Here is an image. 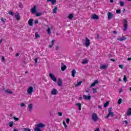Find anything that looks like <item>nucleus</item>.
<instances>
[{"label":"nucleus","mask_w":131,"mask_h":131,"mask_svg":"<svg viewBox=\"0 0 131 131\" xmlns=\"http://www.w3.org/2000/svg\"><path fill=\"white\" fill-rule=\"evenodd\" d=\"M108 114L105 117V118L106 119L109 118L110 116H111V117H113V116H114V113L112 112V107H110L108 110Z\"/></svg>","instance_id":"f257e3e1"},{"label":"nucleus","mask_w":131,"mask_h":131,"mask_svg":"<svg viewBox=\"0 0 131 131\" xmlns=\"http://www.w3.org/2000/svg\"><path fill=\"white\" fill-rule=\"evenodd\" d=\"M92 119L94 121V122H96L99 120V117H98V115L96 113H93L92 114Z\"/></svg>","instance_id":"f03ea898"},{"label":"nucleus","mask_w":131,"mask_h":131,"mask_svg":"<svg viewBox=\"0 0 131 131\" xmlns=\"http://www.w3.org/2000/svg\"><path fill=\"white\" fill-rule=\"evenodd\" d=\"M49 77H50L51 79L53 80V81H54L55 82L57 81V78L52 73L49 74Z\"/></svg>","instance_id":"7ed1b4c3"},{"label":"nucleus","mask_w":131,"mask_h":131,"mask_svg":"<svg viewBox=\"0 0 131 131\" xmlns=\"http://www.w3.org/2000/svg\"><path fill=\"white\" fill-rule=\"evenodd\" d=\"M85 47H90V45H91V40L88 37L85 38Z\"/></svg>","instance_id":"20e7f679"},{"label":"nucleus","mask_w":131,"mask_h":131,"mask_svg":"<svg viewBox=\"0 0 131 131\" xmlns=\"http://www.w3.org/2000/svg\"><path fill=\"white\" fill-rule=\"evenodd\" d=\"M113 17H114V15H113V14H112V13L110 12H108L107 13V18H108V20H111Z\"/></svg>","instance_id":"39448f33"},{"label":"nucleus","mask_w":131,"mask_h":131,"mask_svg":"<svg viewBox=\"0 0 131 131\" xmlns=\"http://www.w3.org/2000/svg\"><path fill=\"white\" fill-rule=\"evenodd\" d=\"M61 66L60 68H61V71H65L66 70V68H67V67L63 62L61 63Z\"/></svg>","instance_id":"423d86ee"},{"label":"nucleus","mask_w":131,"mask_h":131,"mask_svg":"<svg viewBox=\"0 0 131 131\" xmlns=\"http://www.w3.org/2000/svg\"><path fill=\"white\" fill-rule=\"evenodd\" d=\"M127 29V21L126 19L124 20V29H123V31H125Z\"/></svg>","instance_id":"0eeeda50"},{"label":"nucleus","mask_w":131,"mask_h":131,"mask_svg":"<svg viewBox=\"0 0 131 131\" xmlns=\"http://www.w3.org/2000/svg\"><path fill=\"white\" fill-rule=\"evenodd\" d=\"M33 92V88L32 86L29 87L27 90V93L29 95H31Z\"/></svg>","instance_id":"6e6552de"},{"label":"nucleus","mask_w":131,"mask_h":131,"mask_svg":"<svg viewBox=\"0 0 131 131\" xmlns=\"http://www.w3.org/2000/svg\"><path fill=\"white\" fill-rule=\"evenodd\" d=\"M126 39V37L122 36V37H119L117 38V40H119V41H122L123 40H125Z\"/></svg>","instance_id":"1a4fd4ad"},{"label":"nucleus","mask_w":131,"mask_h":131,"mask_svg":"<svg viewBox=\"0 0 131 131\" xmlns=\"http://www.w3.org/2000/svg\"><path fill=\"white\" fill-rule=\"evenodd\" d=\"M31 12L32 14H35V13H36V6H34L33 8L31 9Z\"/></svg>","instance_id":"9d476101"},{"label":"nucleus","mask_w":131,"mask_h":131,"mask_svg":"<svg viewBox=\"0 0 131 131\" xmlns=\"http://www.w3.org/2000/svg\"><path fill=\"white\" fill-rule=\"evenodd\" d=\"M91 19H93L94 20H98V19H99V16L96 14H93L91 16Z\"/></svg>","instance_id":"9b49d317"},{"label":"nucleus","mask_w":131,"mask_h":131,"mask_svg":"<svg viewBox=\"0 0 131 131\" xmlns=\"http://www.w3.org/2000/svg\"><path fill=\"white\" fill-rule=\"evenodd\" d=\"M83 98L84 100H91L92 99L91 96H86V95H83Z\"/></svg>","instance_id":"f8f14e48"},{"label":"nucleus","mask_w":131,"mask_h":131,"mask_svg":"<svg viewBox=\"0 0 131 131\" xmlns=\"http://www.w3.org/2000/svg\"><path fill=\"white\" fill-rule=\"evenodd\" d=\"M28 24L30 26H33V19L31 18L28 20Z\"/></svg>","instance_id":"ddd939ff"},{"label":"nucleus","mask_w":131,"mask_h":131,"mask_svg":"<svg viewBox=\"0 0 131 131\" xmlns=\"http://www.w3.org/2000/svg\"><path fill=\"white\" fill-rule=\"evenodd\" d=\"M15 17L17 21H19V20H20V14H19V13L17 12L16 14L15 15Z\"/></svg>","instance_id":"4468645a"},{"label":"nucleus","mask_w":131,"mask_h":131,"mask_svg":"<svg viewBox=\"0 0 131 131\" xmlns=\"http://www.w3.org/2000/svg\"><path fill=\"white\" fill-rule=\"evenodd\" d=\"M33 107V106L32 105V103H31L29 105H28V108L29 111H30V112H31V111H32Z\"/></svg>","instance_id":"2eb2a0df"},{"label":"nucleus","mask_w":131,"mask_h":131,"mask_svg":"<svg viewBox=\"0 0 131 131\" xmlns=\"http://www.w3.org/2000/svg\"><path fill=\"white\" fill-rule=\"evenodd\" d=\"M36 127L39 128V127H45V125L42 124V123H40L39 124H36Z\"/></svg>","instance_id":"dca6fc26"},{"label":"nucleus","mask_w":131,"mask_h":131,"mask_svg":"<svg viewBox=\"0 0 131 131\" xmlns=\"http://www.w3.org/2000/svg\"><path fill=\"white\" fill-rule=\"evenodd\" d=\"M57 93H58V91H57V90L56 89H53L52 91H51V95H57Z\"/></svg>","instance_id":"f3484780"},{"label":"nucleus","mask_w":131,"mask_h":131,"mask_svg":"<svg viewBox=\"0 0 131 131\" xmlns=\"http://www.w3.org/2000/svg\"><path fill=\"white\" fill-rule=\"evenodd\" d=\"M76 74V71L75 69H73L72 71V76L73 77H75V74Z\"/></svg>","instance_id":"a211bd4d"},{"label":"nucleus","mask_w":131,"mask_h":131,"mask_svg":"<svg viewBox=\"0 0 131 131\" xmlns=\"http://www.w3.org/2000/svg\"><path fill=\"white\" fill-rule=\"evenodd\" d=\"M127 116H130L131 115V108H129L127 111Z\"/></svg>","instance_id":"6ab92c4d"},{"label":"nucleus","mask_w":131,"mask_h":131,"mask_svg":"<svg viewBox=\"0 0 131 131\" xmlns=\"http://www.w3.org/2000/svg\"><path fill=\"white\" fill-rule=\"evenodd\" d=\"M47 2H51V3H52V5H55V4H56V3H57V0H47Z\"/></svg>","instance_id":"aec40b11"},{"label":"nucleus","mask_w":131,"mask_h":131,"mask_svg":"<svg viewBox=\"0 0 131 131\" xmlns=\"http://www.w3.org/2000/svg\"><path fill=\"white\" fill-rule=\"evenodd\" d=\"M76 106H78L79 107V111H80V110H81V103H76Z\"/></svg>","instance_id":"412c9836"},{"label":"nucleus","mask_w":131,"mask_h":131,"mask_svg":"<svg viewBox=\"0 0 131 131\" xmlns=\"http://www.w3.org/2000/svg\"><path fill=\"white\" fill-rule=\"evenodd\" d=\"M57 84L58 85H59V86H62V80H61V79H58V82L57 83Z\"/></svg>","instance_id":"4be33fe9"},{"label":"nucleus","mask_w":131,"mask_h":131,"mask_svg":"<svg viewBox=\"0 0 131 131\" xmlns=\"http://www.w3.org/2000/svg\"><path fill=\"white\" fill-rule=\"evenodd\" d=\"M57 10H58V7H57V6H55L53 10V12L54 14L57 13Z\"/></svg>","instance_id":"5701e85b"},{"label":"nucleus","mask_w":131,"mask_h":131,"mask_svg":"<svg viewBox=\"0 0 131 131\" xmlns=\"http://www.w3.org/2000/svg\"><path fill=\"white\" fill-rule=\"evenodd\" d=\"M73 17H74V16L72 14H70L68 16V18H69L70 20H72V19L73 18Z\"/></svg>","instance_id":"b1692460"},{"label":"nucleus","mask_w":131,"mask_h":131,"mask_svg":"<svg viewBox=\"0 0 131 131\" xmlns=\"http://www.w3.org/2000/svg\"><path fill=\"white\" fill-rule=\"evenodd\" d=\"M35 38H39L40 37V35H39L38 32H36L35 34Z\"/></svg>","instance_id":"393cba45"},{"label":"nucleus","mask_w":131,"mask_h":131,"mask_svg":"<svg viewBox=\"0 0 131 131\" xmlns=\"http://www.w3.org/2000/svg\"><path fill=\"white\" fill-rule=\"evenodd\" d=\"M123 101V99L120 98L119 99V100H118V104L119 105H120V104H121V103H122V102Z\"/></svg>","instance_id":"a878e982"},{"label":"nucleus","mask_w":131,"mask_h":131,"mask_svg":"<svg viewBox=\"0 0 131 131\" xmlns=\"http://www.w3.org/2000/svg\"><path fill=\"white\" fill-rule=\"evenodd\" d=\"M81 83H82V81H80L78 82L75 85V86L77 87V86H79V85H80L81 84Z\"/></svg>","instance_id":"bb28decb"},{"label":"nucleus","mask_w":131,"mask_h":131,"mask_svg":"<svg viewBox=\"0 0 131 131\" xmlns=\"http://www.w3.org/2000/svg\"><path fill=\"white\" fill-rule=\"evenodd\" d=\"M62 124L64 126V128L67 129V128L68 127V126H67V124H66L65 121H62Z\"/></svg>","instance_id":"cd10ccee"},{"label":"nucleus","mask_w":131,"mask_h":131,"mask_svg":"<svg viewBox=\"0 0 131 131\" xmlns=\"http://www.w3.org/2000/svg\"><path fill=\"white\" fill-rule=\"evenodd\" d=\"M107 68V66L106 64H103L100 67V69H105Z\"/></svg>","instance_id":"c85d7f7f"},{"label":"nucleus","mask_w":131,"mask_h":131,"mask_svg":"<svg viewBox=\"0 0 131 131\" xmlns=\"http://www.w3.org/2000/svg\"><path fill=\"white\" fill-rule=\"evenodd\" d=\"M119 4L120 7H123L124 6V2H123V1H120Z\"/></svg>","instance_id":"c756f323"},{"label":"nucleus","mask_w":131,"mask_h":131,"mask_svg":"<svg viewBox=\"0 0 131 131\" xmlns=\"http://www.w3.org/2000/svg\"><path fill=\"white\" fill-rule=\"evenodd\" d=\"M47 32L48 33V34H51V33H52V32H51V28H48L47 30Z\"/></svg>","instance_id":"7c9ffc66"},{"label":"nucleus","mask_w":131,"mask_h":131,"mask_svg":"<svg viewBox=\"0 0 131 131\" xmlns=\"http://www.w3.org/2000/svg\"><path fill=\"white\" fill-rule=\"evenodd\" d=\"M13 124H14V122H13V121H11L9 123L10 127H12V126H13Z\"/></svg>","instance_id":"2f4dec72"},{"label":"nucleus","mask_w":131,"mask_h":131,"mask_svg":"<svg viewBox=\"0 0 131 131\" xmlns=\"http://www.w3.org/2000/svg\"><path fill=\"white\" fill-rule=\"evenodd\" d=\"M109 105V101H107L104 104V107L106 108V107H107V106Z\"/></svg>","instance_id":"473e14b6"},{"label":"nucleus","mask_w":131,"mask_h":131,"mask_svg":"<svg viewBox=\"0 0 131 131\" xmlns=\"http://www.w3.org/2000/svg\"><path fill=\"white\" fill-rule=\"evenodd\" d=\"M123 80L125 82H126V81H127V78H126V75H124Z\"/></svg>","instance_id":"72a5a7b5"},{"label":"nucleus","mask_w":131,"mask_h":131,"mask_svg":"<svg viewBox=\"0 0 131 131\" xmlns=\"http://www.w3.org/2000/svg\"><path fill=\"white\" fill-rule=\"evenodd\" d=\"M42 15V13H36V17H39L40 16H41Z\"/></svg>","instance_id":"f704fd0d"},{"label":"nucleus","mask_w":131,"mask_h":131,"mask_svg":"<svg viewBox=\"0 0 131 131\" xmlns=\"http://www.w3.org/2000/svg\"><path fill=\"white\" fill-rule=\"evenodd\" d=\"M82 63L83 64H88V60L85 59V60H83Z\"/></svg>","instance_id":"c9c22d12"},{"label":"nucleus","mask_w":131,"mask_h":131,"mask_svg":"<svg viewBox=\"0 0 131 131\" xmlns=\"http://www.w3.org/2000/svg\"><path fill=\"white\" fill-rule=\"evenodd\" d=\"M116 14H120L121 13V10L120 9H118L116 11Z\"/></svg>","instance_id":"e433bc0d"},{"label":"nucleus","mask_w":131,"mask_h":131,"mask_svg":"<svg viewBox=\"0 0 131 131\" xmlns=\"http://www.w3.org/2000/svg\"><path fill=\"white\" fill-rule=\"evenodd\" d=\"M66 122H67V124H69V122H70V119H69V118H67Z\"/></svg>","instance_id":"4c0bfd02"},{"label":"nucleus","mask_w":131,"mask_h":131,"mask_svg":"<svg viewBox=\"0 0 131 131\" xmlns=\"http://www.w3.org/2000/svg\"><path fill=\"white\" fill-rule=\"evenodd\" d=\"M34 130L35 131H41L40 128H38L37 127L34 128Z\"/></svg>","instance_id":"58836bf2"},{"label":"nucleus","mask_w":131,"mask_h":131,"mask_svg":"<svg viewBox=\"0 0 131 131\" xmlns=\"http://www.w3.org/2000/svg\"><path fill=\"white\" fill-rule=\"evenodd\" d=\"M5 92L6 93H8V94H13V92L12 91H9V90H6Z\"/></svg>","instance_id":"ea45409f"},{"label":"nucleus","mask_w":131,"mask_h":131,"mask_svg":"<svg viewBox=\"0 0 131 131\" xmlns=\"http://www.w3.org/2000/svg\"><path fill=\"white\" fill-rule=\"evenodd\" d=\"M92 90L93 91V94H95V93H97V89L92 88Z\"/></svg>","instance_id":"a19ab883"},{"label":"nucleus","mask_w":131,"mask_h":131,"mask_svg":"<svg viewBox=\"0 0 131 131\" xmlns=\"http://www.w3.org/2000/svg\"><path fill=\"white\" fill-rule=\"evenodd\" d=\"M8 13L9 14V15H11V16H13V15H14V13H13V12L12 11H9Z\"/></svg>","instance_id":"79ce46f5"},{"label":"nucleus","mask_w":131,"mask_h":131,"mask_svg":"<svg viewBox=\"0 0 131 131\" xmlns=\"http://www.w3.org/2000/svg\"><path fill=\"white\" fill-rule=\"evenodd\" d=\"M13 119L15 121H18V120H19V118H18L16 117H13Z\"/></svg>","instance_id":"37998d69"},{"label":"nucleus","mask_w":131,"mask_h":131,"mask_svg":"<svg viewBox=\"0 0 131 131\" xmlns=\"http://www.w3.org/2000/svg\"><path fill=\"white\" fill-rule=\"evenodd\" d=\"M96 85V84L95 83H92L91 85H90V88H93V86H95Z\"/></svg>","instance_id":"c03bdc74"},{"label":"nucleus","mask_w":131,"mask_h":131,"mask_svg":"<svg viewBox=\"0 0 131 131\" xmlns=\"http://www.w3.org/2000/svg\"><path fill=\"white\" fill-rule=\"evenodd\" d=\"M24 129L25 131H31L30 130V129L28 128H24Z\"/></svg>","instance_id":"a18cd8bd"},{"label":"nucleus","mask_w":131,"mask_h":131,"mask_svg":"<svg viewBox=\"0 0 131 131\" xmlns=\"http://www.w3.org/2000/svg\"><path fill=\"white\" fill-rule=\"evenodd\" d=\"M94 83L95 84H98V83H99V81H98V80H95L94 82Z\"/></svg>","instance_id":"49530a36"},{"label":"nucleus","mask_w":131,"mask_h":131,"mask_svg":"<svg viewBox=\"0 0 131 131\" xmlns=\"http://www.w3.org/2000/svg\"><path fill=\"white\" fill-rule=\"evenodd\" d=\"M119 68H120L121 69H123V66L122 64H119Z\"/></svg>","instance_id":"de8ad7c7"},{"label":"nucleus","mask_w":131,"mask_h":131,"mask_svg":"<svg viewBox=\"0 0 131 131\" xmlns=\"http://www.w3.org/2000/svg\"><path fill=\"white\" fill-rule=\"evenodd\" d=\"M7 19H5V18H4V17H2L1 18V21H2V22H5V20H6Z\"/></svg>","instance_id":"09e8293b"},{"label":"nucleus","mask_w":131,"mask_h":131,"mask_svg":"<svg viewBox=\"0 0 131 131\" xmlns=\"http://www.w3.org/2000/svg\"><path fill=\"white\" fill-rule=\"evenodd\" d=\"M20 106L21 107H24V106H25V103H20Z\"/></svg>","instance_id":"8fccbe9b"},{"label":"nucleus","mask_w":131,"mask_h":131,"mask_svg":"<svg viewBox=\"0 0 131 131\" xmlns=\"http://www.w3.org/2000/svg\"><path fill=\"white\" fill-rule=\"evenodd\" d=\"M6 59H5V57L4 56H2V62H5Z\"/></svg>","instance_id":"3c124183"},{"label":"nucleus","mask_w":131,"mask_h":131,"mask_svg":"<svg viewBox=\"0 0 131 131\" xmlns=\"http://www.w3.org/2000/svg\"><path fill=\"white\" fill-rule=\"evenodd\" d=\"M58 115H59V116H62V114L61 112H58Z\"/></svg>","instance_id":"603ef678"},{"label":"nucleus","mask_w":131,"mask_h":131,"mask_svg":"<svg viewBox=\"0 0 131 131\" xmlns=\"http://www.w3.org/2000/svg\"><path fill=\"white\" fill-rule=\"evenodd\" d=\"M51 45H52L53 46H54V43H55V40H52L51 41Z\"/></svg>","instance_id":"864d4df0"},{"label":"nucleus","mask_w":131,"mask_h":131,"mask_svg":"<svg viewBox=\"0 0 131 131\" xmlns=\"http://www.w3.org/2000/svg\"><path fill=\"white\" fill-rule=\"evenodd\" d=\"M102 107H103V106L102 105H98V108L99 109H102Z\"/></svg>","instance_id":"5fc2aeb1"},{"label":"nucleus","mask_w":131,"mask_h":131,"mask_svg":"<svg viewBox=\"0 0 131 131\" xmlns=\"http://www.w3.org/2000/svg\"><path fill=\"white\" fill-rule=\"evenodd\" d=\"M35 24H38V20H35Z\"/></svg>","instance_id":"6e6d98bb"},{"label":"nucleus","mask_w":131,"mask_h":131,"mask_svg":"<svg viewBox=\"0 0 131 131\" xmlns=\"http://www.w3.org/2000/svg\"><path fill=\"white\" fill-rule=\"evenodd\" d=\"M19 8H22V4L21 3L19 4Z\"/></svg>","instance_id":"4d7b16f0"},{"label":"nucleus","mask_w":131,"mask_h":131,"mask_svg":"<svg viewBox=\"0 0 131 131\" xmlns=\"http://www.w3.org/2000/svg\"><path fill=\"white\" fill-rule=\"evenodd\" d=\"M110 60L113 61V62H115V59L114 58H111Z\"/></svg>","instance_id":"13d9d810"},{"label":"nucleus","mask_w":131,"mask_h":131,"mask_svg":"<svg viewBox=\"0 0 131 131\" xmlns=\"http://www.w3.org/2000/svg\"><path fill=\"white\" fill-rule=\"evenodd\" d=\"M55 49H56L57 51H58V50H59V47L56 46V47H55Z\"/></svg>","instance_id":"bf43d9fd"},{"label":"nucleus","mask_w":131,"mask_h":131,"mask_svg":"<svg viewBox=\"0 0 131 131\" xmlns=\"http://www.w3.org/2000/svg\"><path fill=\"white\" fill-rule=\"evenodd\" d=\"M124 122H125V124H128V122H127V121H126V120H125L124 121Z\"/></svg>","instance_id":"052dcab7"},{"label":"nucleus","mask_w":131,"mask_h":131,"mask_svg":"<svg viewBox=\"0 0 131 131\" xmlns=\"http://www.w3.org/2000/svg\"><path fill=\"white\" fill-rule=\"evenodd\" d=\"M35 63L36 64L37 63V58L35 59Z\"/></svg>","instance_id":"680f3d73"},{"label":"nucleus","mask_w":131,"mask_h":131,"mask_svg":"<svg viewBox=\"0 0 131 131\" xmlns=\"http://www.w3.org/2000/svg\"><path fill=\"white\" fill-rule=\"evenodd\" d=\"M15 56L16 57H19V53H16Z\"/></svg>","instance_id":"e2e57ef3"},{"label":"nucleus","mask_w":131,"mask_h":131,"mask_svg":"<svg viewBox=\"0 0 131 131\" xmlns=\"http://www.w3.org/2000/svg\"><path fill=\"white\" fill-rule=\"evenodd\" d=\"M85 92H86V93H90V89H88V90H85Z\"/></svg>","instance_id":"0e129e2a"},{"label":"nucleus","mask_w":131,"mask_h":131,"mask_svg":"<svg viewBox=\"0 0 131 131\" xmlns=\"http://www.w3.org/2000/svg\"><path fill=\"white\" fill-rule=\"evenodd\" d=\"M95 131H100V129H99V128H97L95 129Z\"/></svg>","instance_id":"69168bd1"},{"label":"nucleus","mask_w":131,"mask_h":131,"mask_svg":"<svg viewBox=\"0 0 131 131\" xmlns=\"http://www.w3.org/2000/svg\"><path fill=\"white\" fill-rule=\"evenodd\" d=\"M127 61H131V57L127 58Z\"/></svg>","instance_id":"338daca9"},{"label":"nucleus","mask_w":131,"mask_h":131,"mask_svg":"<svg viewBox=\"0 0 131 131\" xmlns=\"http://www.w3.org/2000/svg\"><path fill=\"white\" fill-rule=\"evenodd\" d=\"M13 131H19V130L18 129H14Z\"/></svg>","instance_id":"774afa93"}]
</instances>
